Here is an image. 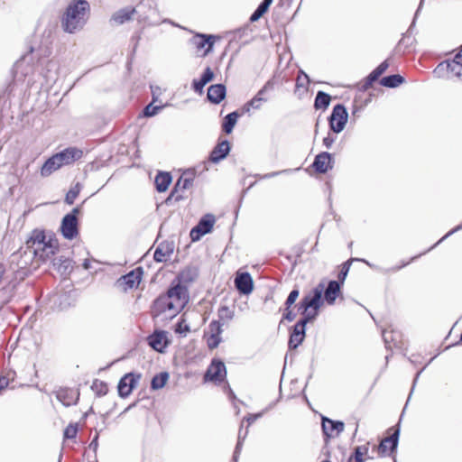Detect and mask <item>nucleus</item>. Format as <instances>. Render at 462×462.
<instances>
[{
  "label": "nucleus",
  "instance_id": "obj_38",
  "mask_svg": "<svg viewBox=\"0 0 462 462\" xmlns=\"http://www.w3.org/2000/svg\"><path fill=\"white\" fill-rule=\"evenodd\" d=\"M79 193V186L77 184L74 188L70 189L66 195V202L72 204Z\"/></svg>",
  "mask_w": 462,
  "mask_h": 462
},
{
  "label": "nucleus",
  "instance_id": "obj_6",
  "mask_svg": "<svg viewBox=\"0 0 462 462\" xmlns=\"http://www.w3.org/2000/svg\"><path fill=\"white\" fill-rule=\"evenodd\" d=\"M347 113L342 105H337L332 111L329 118V125L332 131L340 133L345 128L347 122Z\"/></svg>",
  "mask_w": 462,
  "mask_h": 462
},
{
  "label": "nucleus",
  "instance_id": "obj_2",
  "mask_svg": "<svg viewBox=\"0 0 462 462\" xmlns=\"http://www.w3.org/2000/svg\"><path fill=\"white\" fill-rule=\"evenodd\" d=\"M28 244L35 256L42 261L51 258L58 249V241L53 236L42 230H34Z\"/></svg>",
  "mask_w": 462,
  "mask_h": 462
},
{
  "label": "nucleus",
  "instance_id": "obj_36",
  "mask_svg": "<svg viewBox=\"0 0 462 462\" xmlns=\"http://www.w3.org/2000/svg\"><path fill=\"white\" fill-rule=\"evenodd\" d=\"M54 265H59L58 268L60 272L66 273L69 269H71V261L67 258H59L57 262L54 263Z\"/></svg>",
  "mask_w": 462,
  "mask_h": 462
},
{
  "label": "nucleus",
  "instance_id": "obj_7",
  "mask_svg": "<svg viewBox=\"0 0 462 462\" xmlns=\"http://www.w3.org/2000/svg\"><path fill=\"white\" fill-rule=\"evenodd\" d=\"M78 209H74L71 214L66 215L61 222L60 231L62 236L67 239H73L78 235V219L76 213Z\"/></svg>",
  "mask_w": 462,
  "mask_h": 462
},
{
  "label": "nucleus",
  "instance_id": "obj_54",
  "mask_svg": "<svg viewBox=\"0 0 462 462\" xmlns=\"http://www.w3.org/2000/svg\"><path fill=\"white\" fill-rule=\"evenodd\" d=\"M240 445H241V443H240V440H239L237 445H236V450L240 448Z\"/></svg>",
  "mask_w": 462,
  "mask_h": 462
},
{
  "label": "nucleus",
  "instance_id": "obj_48",
  "mask_svg": "<svg viewBox=\"0 0 462 462\" xmlns=\"http://www.w3.org/2000/svg\"><path fill=\"white\" fill-rule=\"evenodd\" d=\"M334 140L330 137H325L323 140V143L326 147L329 148L331 144L333 143Z\"/></svg>",
  "mask_w": 462,
  "mask_h": 462
},
{
  "label": "nucleus",
  "instance_id": "obj_24",
  "mask_svg": "<svg viewBox=\"0 0 462 462\" xmlns=\"http://www.w3.org/2000/svg\"><path fill=\"white\" fill-rule=\"evenodd\" d=\"M315 170L320 173H325L331 168V155L328 152H321L317 155L313 162Z\"/></svg>",
  "mask_w": 462,
  "mask_h": 462
},
{
  "label": "nucleus",
  "instance_id": "obj_13",
  "mask_svg": "<svg viewBox=\"0 0 462 462\" xmlns=\"http://www.w3.org/2000/svg\"><path fill=\"white\" fill-rule=\"evenodd\" d=\"M345 424L339 420H332L322 417V430L326 437L334 439L340 435L344 430Z\"/></svg>",
  "mask_w": 462,
  "mask_h": 462
},
{
  "label": "nucleus",
  "instance_id": "obj_53",
  "mask_svg": "<svg viewBox=\"0 0 462 462\" xmlns=\"http://www.w3.org/2000/svg\"><path fill=\"white\" fill-rule=\"evenodd\" d=\"M277 174H278V172H273V173L269 174L268 176H269V177H273V176H275V175H277Z\"/></svg>",
  "mask_w": 462,
  "mask_h": 462
},
{
  "label": "nucleus",
  "instance_id": "obj_39",
  "mask_svg": "<svg viewBox=\"0 0 462 462\" xmlns=\"http://www.w3.org/2000/svg\"><path fill=\"white\" fill-rule=\"evenodd\" d=\"M162 106H153V104L151 103L144 108V116H153L162 108Z\"/></svg>",
  "mask_w": 462,
  "mask_h": 462
},
{
  "label": "nucleus",
  "instance_id": "obj_33",
  "mask_svg": "<svg viewBox=\"0 0 462 462\" xmlns=\"http://www.w3.org/2000/svg\"><path fill=\"white\" fill-rule=\"evenodd\" d=\"M168 378H169V376H168L167 373H162L158 375H155L152 380V389L162 388L166 384Z\"/></svg>",
  "mask_w": 462,
  "mask_h": 462
},
{
  "label": "nucleus",
  "instance_id": "obj_19",
  "mask_svg": "<svg viewBox=\"0 0 462 462\" xmlns=\"http://www.w3.org/2000/svg\"><path fill=\"white\" fill-rule=\"evenodd\" d=\"M438 69H447L453 76L462 79V53H457L452 61L440 63Z\"/></svg>",
  "mask_w": 462,
  "mask_h": 462
},
{
  "label": "nucleus",
  "instance_id": "obj_47",
  "mask_svg": "<svg viewBox=\"0 0 462 462\" xmlns=\"http://www.w3.org/2000/svg\"><path fill=\"white\" fill-rule=\"evenodd\" d=\"M8 384H9L8 379H6L5 377L0 378V389H3L5 387L8 386Z\"/></svg>",
  "mask_w": 462,
  "mask_h": 462
},
{
  "label": "nucleus",
  "instance_id": "obj_26",
  "mask_svg": "<svg viewBox=\"0 0 462 462\" xmlns=\"http://www.w3.org/2000/svg\"><path fill=\"white\" fill-rule=\"evenodd\" d=\"M230 146L227 141H223L218 143L217 147L214 148L210 154V160L213 162H217L220 160L224 159L229 152Z\"/></svg>",
  "mask_w": 462,
  "mask_h": 462
},
{
  "label": "nucleus",
  "instance_id": "obj_14",
  "mask_svg": "<svg viewBox=\"0 0 462 462\" xmlns=\"http://www.w3.org/2000/svg\"><path fill=\"white\" fill-rule=\"evenodd\" d=\"M236 288L243 294L248 295L254 290V281L249 273L237 272L235 278Z\"/></svg>",
  "mask_w": 462,
  "mask_h": 462
},
{
  "label": "nucleus",
  "instance_id": "obj_22",
  "mask_svg": "<svg viewBox=\"0 0 462 462\" xmlns=\"http://www.w3.org/2000/svg\"><path fill=\"white\" fill-rule=\"evenodd\" d=\"M212 36H206L203 34H197L192 38V43L196 46L198 51H203L202 56H206L210 52L214 41Z\"/></svg>",
  "mask_w": 462,
  "mask_h": 462
},
{
  "label": "nucleus",
  "instance_id": "obj_5",
  "mask_svg": "<svg viewBox=\"0 0 462 462\" xmlns=\"http://www.w3.org/2000/svg\"><path fill=\"white\" fill-rule=\"evenodd\" d=\"M323 292L324 283L320 282L303 297L300 308L302 309L304 319L311 320L317 317L319 310L324 304Z\"/></svg>",
  "mask_w": 462,
  "mask_h": 462
},
{
  "label": "nucleus",
  "instance_id": "obj_50",
  "mask_svg": "<svg viewBox=\"0 0 462 462\" xmlns=\"http://www.w3.org/2000/svg\"><path fill=\"white\" fill-rule=\"evenodd\" d=\"M272 3H273V0H263V2L261 5H264L267 8H269V6L271 5Z\"/></svg>",
  "mask_w": 462,
  "mask_h": 462
},
{
  "label": "nucleus",
  "instance_id": "obj_1",
  "mask_svg": "<svg viewBox=\"0 0 462 462\" xmlns=\"http://www.w3.org/2000/svg\"><path fill=\"white\" fill-rule=\"evenodd\" d=\"M89 4L86 0H72L60 19L62 30L69 34L81 31L89 16Z\"/></svg>",
  "mask_w": 462,
  "mask_h": 462
},
{
  "label": "nucleus",
  "instance_id": "obj_27",
  "mask_svg": "<svg viewBox=\"0 0 462 462\" xmlns=\"http://www.w3.org/2000/svg\"><path fill=\"white\" fill-rule=\"evenodd\" d=\"M214 78V73L210 68H207L199 80L193 81V88L196 92L202 93L203 88L206 84L211 81Z\"/></svg>",
  "mask_w": 462,
  "mask_h": 462
},
{
  "label": "nucleus",
  "instance_id": "obj_29",
  "mask_svg": "<svg viewBox=\"0 0 462 462\" xmlns=\"http://www.w3.org/2000/svg\"><path fill=\"white\" fill-rule=\"evenodd\" d=\"M171 182V176L168 172H160L155 178L156 189L164 192Z\"/></svg>",
  "mask_w": 462,
  "mask_h": 462
},
{
  "label": "nucleus",
  "instance_id": "obj_10",
  "mask_svg": "<svg viewBox=\"0 0 462 462\" xmlns=\"http://www.w3.org/2000/svg\"><path fill=\"white\" fill-rule=\"evenodd\" d=\"M273 88V81L268 80L257 94L245 105V110L248 112L250 107L254 109H260L262 104L268 100V97H266L267 93L272 91Z\"/></svg>",
  "mask_w": 462,
  "mask_h": 462
},
{
  "label": "nucleus",
  "instance_id": "obj_41",
  "mask_svg": "<svg viewBox=\"0 0 462 462\" xmlns=\"http://www.w3.org/2000/svg\"><path fill=\"white\" fill-rule=\"evenodd\" d=\"M77 426L73 424H69L64 430V437L67 439H73L77 435Z\"/></svg>",
  "mask_w": 462,
  "mask_h": 462
},
{
  "label": "nucleus",
  "instance_id": "obj_52",
  "mask_svg": "<svg viewBox=\"0 0 462 462\" xmlns=\"http://www.w3.org/2000/svg\"><path fill=\"white\" fill-rule=\"evenodd\" d=\"M297 85L298 86H302L303 85L300 77H298V79H297Z\"/></svg>",
  "mask_w": 462,
  "mask_h": 462
},
{
  "label": "nucleus",
  "instance_id": "obj_44",
  "mask_svg": "<svg viewBox=\"0 0 462 462\" xmlns=\"http://www.w3.org/2000/svg\"><path fill=\"white\" fill-rule=\"evenodd\" d=\"M390 66V60H386L383 62H382L379 66H377V78L386 71V69Z\"/></svg>",
  "mask_w": 462,
  "mask_h": 462
},
{
  "label": "nucleus",
  "instance_id": "obj_28",
  "mask_svg": "<svg viewBox=\"0 0 462 462\" xmlns=\"http://www.w3.org/2000/svg\"><path fill=\"white\" fill-rule=\"evenodd\" d=\"M404 82V78L399 74L383 77L379 84L385 88H397Z\"/></svg>",
  "mask_w": 462,
  "mask_h": 462
},
{
  "label": "nucleus",
  "instance_id": "obj_30",
  "mask_svg": "<svg viewBox=\"0 0 462 462\" xmlns=\"http://www.w3.org/2000/svg\"><path fill=\"white\" fill-rule=\"evenodd\" d=\"M330 103V96L325 92L319 91L315 98V107L317 109H326Z\"/></svg>",
  "mask_w": 462,
  "mask_h": 462
},
{
  "label": "nucleus",
  "instance_id": "obj_18",
  "mask_svg": "<svg viewBox=\"0 0 462 462\" xmlns=\"http://www.w3.org/2000/svg\"><path fill=\"white\" fill-rule=\"evenodd\" d=\"M140 375H134V374H125L118 383V393L121 397L128 396L133 389L136 386Z\"/></svg>",
  "mask_w": 462,
  "mask_h": 462
},
{
  "label": "nucleus",
  "instance_id": "obj_23",
  "mask_svg": "<svg viewBox=\"0 0 462 462\" xmlns=\"http://www.w3.org/2000/svg\"><path fill=\"white\" fill-rule=\"evenodd\" d=\"M340 291L339 283L336 281H330L326 287L324 285L323 300L329 305L334 304Z\"/></svg>",
  "mask_w": 462,
  "mask_h": 462
},
{
  "label": "nucleus",
  "instance_id": "obj_12",
  "mask_svg": "<svg viewBox=\"0 0 462 462\" xmlns=\"http://www.w3.org/2000/svg\"><path fill=\"white\" fill-rule=\"evenodd\" d=\"M142 268H137L135 270L131 271L126 275L122 276L117 281V283L125 291L136 288L142 280Z\"/></svg>",
  "mask_w": 462,
  "mask_h": 462
},
{
  "label": "nucleus",
  "instance_id": "obj_37",
  "mask_svg": "<svg viewBox=\"0 0 462 462\" xmlns=\"http://www.w3.org/2000/svg\"><path fill=\"white\" fill-rule=\"evenodd\" d=\"M375 81V69L373 70L368 78L366 79V80L361 84H359V88L363 91H366L368 90L372 86H373V83Z\"/></svg>",
  "mask_w": 462,
  "mask_h": 462
},
{
  "label": "nucleus",
  "instance_id": "obj_35",
  "mask_svg": "<svg viewBox=\"0 0 462 462\" xmlns=\"http://www.w3.org/2000/svg\"><path fill=\"white\" fill-rule=\"evenodd\" d=\"M235 316L234 310L229 309L227 306H223L218 310V317L224 321H229L233 319Z\"/></svg>",
  "mask_w": 462,
  "mask_h": 462
},
{
  "label": "nucleus",
  "instance_id": "obj_34",
  "mask_svg": "<svg viewBox=\"0 0 462 462\" xmlns=\"http://www.w3.org/2000/svg\"><path fill=\"white\" fill-rule=\"evenodd\" d=\"M191 185V181L189 179L180 178L175 184L174 189L172 190L171 197H173L179 192V190H185Z\"/></svg>",
  "mask_w": 462,
  "mask_h": 462
},
{
  "label": "nucleus",
  "instance_id": "obj_9",
  "mask_svg": "<svg viewBox=\"0 0 462 462\" xmlns=\"http://www.w3.org/2000/svg\"><path fill=\"white\" fill-rule=\"evenodd\" d=\"M215 217L212 215H207L200 219L199 224L190 231V238L192 241H198L200 237L209 233L214 226Z\"/></svg>",
  "mask_w": 462,
  "mask_h": 462
},
{
  "label": "nucleus",
  "instance_id": "obj_21",
  "mask_svg": "<svg viewBox=\"0 0 462 462\" xmlns=\"http://www.w3.org/2000/svg\"><path fill=\"white\" fill-rule=\"evenodd\" d=\"M149 345L156 351L162 352L169 344L167 333L156 331L148 337Z\"/></svg>",
  "mask_w": 462,
  "mask_h": 462
},
{
  "label": "nucleus",
  "instance_id": "obj_45",
  "mask_svg": "<svg viewBox=\"0 0 462 462\" xmlns=\"http://www.w3.org/2000/svg\"><path fill=\"white\" fill-rule=\"evenodd\" d=\"M189 330V327L182 322L179 323L178 327L176 328V332H179V333L187 332Z\"/></svg>",
  "mask_w": 462,
  "mask_h": 462
},
{
  "label": "nucleus",
  "instance_id": "obj_16",
  "mask_svg": "<svg viewBox=\"0 0 462 462\" xmlns=\"http://www.w3.org/2000/svg\"><path fill=\"white\" fill-rule=\"evenodd\" d=\"M221 324L218 321H212L208 326V330L205 337L209 348H216L221 341Z\"/></svg>",
  "mask_w": 462,
  "mask_h": 462
},
{
  "label": "nucleus",
  "instance_id": "obj_15",
  "mask_svg": "<svg viewBox=\"0 0 462 462\" xmlns=\"http://www.w3.org/2000/svg\"><path fill=\"white\" fill-rule=\"evenodd\" d=\"M226 375V366L221 361H213L208 367L205 378L209 381L222 382Z\"/></svg>",
  "mask_w": 462,
  "mask_h": 462
},
{
  "label": "nucleus",
  "instance_id": "obj_17",
  "mask_svg": "<svg viewBox=\"0 0 462 462\" xmlns=\"http://www.w3.org/2000/svg\"><path fill=\"white\" fill-rule=\"evenodd\" d=\"M308 321V319H303L295 324L289 340V346L291 348L295 349L302 343L305 337V326Z\"/></svg>",
  "mask_w": 462,
  "mask_h": 462
},
{
  "label": "nucleus",
  "instance_id": "obj_25",
  "mask_svg": "<svg viewBox=\"0 0 462 462\" xmlns=\"http://www.w3.org/2000/svg\"><path fill=\"white\" fill-rule=\"evenodd\" d=\"M226 96V88L222 84L213 85L208 89V99L217 104L221 102Z\"/></svg>",
  "mask_w": 462,
  "mask_h": 462
},
{
  "label": "nucleus",
  "instance_id": "obj_32",
  "mask_svg": "<svg viewBox=\"0 0 462 462\" xmlns=\"http://www.w3.org/2000/svg\"><path fill=\"white\" fill-rule=\"evenodd\" d=\"M367 448L360 446L356 448L355 454L348 458L347 462H364L366 458Z\"/></svg>",
  "mask_w": 462,
  "mask_h": 462
},
{
  "label": "nucleus",
  "instance_id": "obj_20",
  "mask_svg": "<svg viewBox=\"0 0 462 462\" xmlns=\"http://www.w3.org/2000/svg\"><path fill=\"white\" fill-rule=\"evenodd\" d=\"M393 432L386 438H384L379 446H377V451L383 455L391 454L397 447L398 443V430H392Z\"/></svg>",
  "mask_w": 462,
  "mask_h": 462
},
{
  "label": "nucleus",
  "instance_id": "obj_51",
  "mask_svg": "<svg viewBox=\"0 0 462 462\" xmlns=\"http://www.w3.org/2000/svg\"><path fill=\"white\" fill-rule=\"evenodd\" d=\"M83 267L86 270H88L90 268V263L88 260H85V262L83 263Z\"/></svg>",
  "mask_w": 462,
  "mask_h": 462
},
{
  "label": "nucleus",
  "instance_id": "obj_42",
  "mask_svg": "<svg viewBox=\"0 0 462 462\" xmlns=\"http://www.w3.org/2000/svg\"><path fill=\"white\" fill-rule=\"evenodd\" d=\"M299 293L300 292L298 290H293L291 291L285 302L288 308H290L296 301L299 297Z\"/></svg>",
  "mask_w": 462,
  "mask_h": 462
},
{
  "label": "nucleus",
  "instance_id": "obj_4",
  "mask_svg": "<svg viewBox=\"0 0 462 462\" xmlns=\"http://www.w3.org/2000/svg\"><path fill=\"white\" fill-rule=\"evenodd\" d=\"M153 5H155L154 0H143L135 8L126 7L116 12L111 17V22L115 24H122L129 21L134 14H138L143 20H151L156 13Z\"/></svg>",
  "mask_w": 462,
  "mask_h": 462
},
{
  "label": "nucleus",
  "instance_id": "obj_3",
  "mask_svg": "<svg viewBox=\"0 0 462 462\" xmlns=\"http://www.w3.org/2000/svg\"><path fill=\"white\" fill-rule=\"evenodd\" d=\"M83 155V152L75 147L67 148L49 158L41 169L42 177L50 176L62 166L69 165L79 160Z\"/></svg>",
  "mask_w": 462,
  "mask_h": 462
},
{
  "label": "nucleus",
  "instance_id": "obj_55",
  "mask_svg": "<svg viewBox=\"0 0 462 462\" xmlns=\"http://www.w3.org/2000/svg\"><path fill=\"white\" fill-rule=\"evenodd\" d=\"M460 341L462 342V333H461V337H460Z\"/></svg>",
  "mask_w": 462,
  "mask_h": 462
},
{
  "label": "nucleus",
  "instance_id": "obj_46",
  "mask_svg": "<svg viewBox=\"0 0 462 462\" xmlns=\"http://www.w3.org/2000/svg\"><path fill=\"white\" fill-rule=\"evenodd\" d=\"M290 308L286 307L285 313L283 315V318L289 321L293 320L294 315L292 312L289 310Z\"/></svg>",
  "mask_w": 462,
  "mask_h": 462
},
{
  "label": "nucleus",
  "instance_id": "obj_8",
  "mask_svg": "<svg viewBox=\"0 0 462 462\" xmlns=\"http://www.w3.org/2000/svg\"><path fill=\"white\" fill-rule=\"evenodd\" d=\"M153 312L155 315L165 314L166 318H173L179 312L175 305L167 294L160 296L154 302Z\"/></svg>",
  "mask_w": 462,
  "mask_h": 462
},
{
  "label": "nucleus",
  "instance_id": "obj_49",
  "mask_svg": "<svg viewBox=\"0 0 462 462\" xmlns=\"http://www.w3.org/2000/svg\"><path fill=\"white\" fill-rule=\"evenodd\" d=\"M152 96H153V102L156 101L155 95L160 93V88L158 87L152 88Z\"/></svg>",
  "mask_w": 462,
  "mask_h": 462
},
{
  "label": "nucleus",
  "instance_id": "obj_40",
  "mask_svg": "<svg viewBox=\"0 0 462 462\" xmlns=\"http://www.w3.org/2000/svg\"><path fill=\"white\" fill-rule=\"evenodd\" d=\"M267 10H268L267 7H265L263 5H260L258 6V8L254 11V13L251 15L250 20L252 22L257 21L263 15V14H265L267 12Z\"/></svg>",
  "mask_w": 462,
  "mask_h": 462
},
{
  "label": "nucleus",
  "instance_id": "obj_31",
  "mask_svg": "<svg viewBox=\"0 0 462 462\" xmlns=\"http://www.w3.org/2000/svg\"><path fill=\"white\" fill-rule=\"evenodd\" d=\"M237 118L238 114L236 112L230 113L225 117L223 129L226 134H230L232 132L236 124Z\"/></svg>",
  "mask_w": 462,
  "mask_h": 462
},
{
  "label": "nucleus",
  "instance_id": "obj_43",
  "mask_svg": "<svg viewBox=\"0 0 462 462\" xmlns=\"http://www.w3.org/2000/svg\"><path fill=\"white\" fill-rule=\"evenodd\" d=\"M153 257L156 262H163L166 260V253L163 252L162 247H158L154 252Z\"/></svg>",
  "mask_w": 462,
  "mask_h": 462
},
{
  "label": "nucleus",
  "instance_id": "obj_11",
  "mask_svg": "<svg viewBox=\"0 0 462 462\" xmlns=\"http://www.w3.org/2000/svg\"><path fill=\"white\" fill-rule=\"evenodd\" d=\"M167 295L175 305V310H178L179 311L188 301L187 290L180 284L169 289Z\"/></svg>",
  "mask_w": 462,
  "mask_h": 462
}]
</instances>
